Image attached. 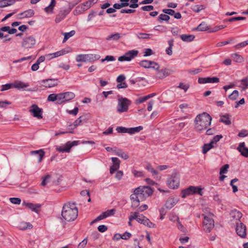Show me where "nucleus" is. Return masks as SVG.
<instances>
[{
	"instance_id": "obj_1",
	"label": "nucleus",
	"mask_w": 248,
	"mask_h": 248,
	"mask_svg": "<svg viewBox=\"0 0 248 248\" xmlns=\"http://www.w3.org/2000/svg\"><path fill=\"white\" fill-rule=\"evenodd\" d=\"M78 216V210L74 202H68L63 205L62 211V218L67 221H72Z\"/></svg>"
},
{
	"instance_id": "obj_2",
	"label": "nucleus",
	"mask_w": 248,
	"mask_h": 248,
	"mask_svg": "<svg viewBox=\"0 0 248 248\" xmlns=\"http://www.w3.org/2000/svg\"><path fill=\"white\" fill-rule=\"evenodd\" d=\"M212 118L206 112L197 115L195 119V128L198 131H202L207 128L211 124Z\"/></svg>"
},
{
	"instance_id": "obj_3",
	"label": "nucleus",
	"mask_w": 248,
	"mask_h": 248,
	"mask_svg": "<svg viewBox=\"0 0 248 248\" xmlns=\"http://www.w3.org/2000/svg\"><path fill=\"white\" fill-rule=\"evenodd\" d=\"M153 192V189L149 186H140L134 191V193L140 198L141 202L144 201L147 197L151 196Z\"/></svg>"
},
{
	"instance_id": "obj_4",
	"label": "nucleus",
	"mask_w": 248,
	"mask_h": 248,
	"mask_svg": "<svg viewBox=\"0 0 248 248\" xmlns=\"http://www.w3.org/2000/svg\"><path fill=\"white\" fill-rule=\"evenodd\" d=\"M204 219L203 221V229L206 232H210L214 227V221L213 219V214L209 213L203 214Z\"/></svg>"
},
{
	"instance_id": "obj_5",
	"label": "nucleus",
	"mask_w": 248,
	"mask_h": 248,
	"mask_svg": "<svg viewBox=\"0 0 248 248\" xmlns=\"http://www.w3.org/2000/svg\"><path fill=\"white\" fill-rule=\"evenodd\" d=\"M131 101L125 97H119L117 106V111L119 113L127 112Z\"/></svg>"
},
{
	"instance_id": "obj_6",
	"label": "nucleus",
	"mask_w": 248,
	"mask_h": 248,
	"mask_svg": "<svg viewBox=\"0 0 248 248\" xmlns=\"http://www.w3.org/2000/svg\"><path fill=\"white\" fill-rule=\"evenodd\" d=\"M36 39L32 35L25 37L21 43V46L26 49H30L34 47L36 44Z\"/></svg>"
},
{
	"instance_id": "obj_7",
	"label": "nucleus",
	"mask_w": 248,
	"mask_h": 248,
	"mask_svg": "<svg viewBox=\"0 0 248 248\" xmlns=\"http://www.w3.org/2000/svg\"><path fill=\"white\" fill-rule=\"evenodd\" d=\"M179 183V177L176 172L172 173L171 175L168 178L167 185L170 188L175 189L178 188Z\"/></svg>"
},
{
	"instance_id": "obj_8",
	"label": "nucleus",
	"mask_w": 248,
	"mask_h": 248,
	"mask_svg": "<svg viewBox=\"0 0 248 248\" xmlns=\"http://www.w3.org/2000/svg\"><path fill=\"white\" fill-rule=\"evenodd\" d=\"M79 143V141H68L65 143L63 147L57 146L56 150L59 152L62 153H69L70 151L71 148L74 146L77 145Z\"/></svg>"
},
{
	"instance_id": "obj_9",
	"label": "nucleus",
	"mask_w": 248,
	"mask_h": 248,
	"mask_svg": "<svg viewBox=\"0 0 248 248\" xmlns=\"http://www.w3.org/2000/svg\"><path fill=\"white\" fill-rule=\"evenodd\" d=\"M29 112L34 117H35L38 119L43 118V109L39 108L36 104H33L31 106Z\"/></svg>"
},
{
	"instance_id": "obj_10",
	"label": "nucleus",
	"mask_w": 248,
	"mask_h": 248,
	"mask_svg": "<svg viewBox=\"0 0 248 248\" xmlns=\"http://www.w3.org/2000/svg\"><path fill=\"white\" fill-rule=\"evenodd\" d=\"M97 1V0H89L87 1L86 2L82 3L80 5L77 7L74 12L78 13V12L81 13L82 12L85 11L89 9L92 5H93V4L96 3Z\"/></svg>"
},
{
	"instance_id": "obj_11",
	"label": "nucleus",
	"mask_w": 248,
	"mask_h": 248,
	"mask_svg": "<svg viewBox=\"0 0 248 248\" xmlns=\"http://www.w3.org/2000/svg\"><path fill=\"white\" fill-rule=\"evenodd\" d=\"M139 51L137 50H131L125 53L124 55L118 58V61L120 62L130 61L138 54Z\"/></svg>"
},
{
	"instance_id": "obj_12",
	"label": "nucleus",
	"mask_w": 248,
	"mask_h": 248,
	"mask_svg": "<svg viewBox=\"0 0 248 248\" xmlns=\"http://www.w3.org/2000/svg\"><path fill=\"white\" fill-rule=\"evenodd\" d=\"M40 84L42 86L45 88H51L58 85V81L53 78H48L41 81Z\"/></svg>"
},
{
	"instance_id": "obj_13",
	"label": "nucleus",
	"mask_w": 248,
	"mask_h": 248,
	"mask_svg": "<svg viewBox=\"0 0 248 248\" xmlns=\"http://www.w3.org/2000/svg\"><path fill=\"white\" fill-rule=\"evenodd\" d=\"M237 234L242 238H245L246 236V227L242 222L238 223L236 227Z\"/></svg>"
},
{
	"instance_id": "obj_14",
	"label": "nucleus",
	"mask_w": 248,
	"mask_h": 248,
	"mask_svg": "<svg viewBox=\"0 0 248 248\" xmlns=\"http://www.w3.org/2000/svg\"><path fill=\"white\" fill-rule=\"evenodd\" d=\"M178 201L179 199L178 198L172 197H170L167 200L165 204V206L167 209L170 210L171 209L173 206H174V205L176 204Z\"/></svg>"
},
{
	"instance_id": "obj_15",
	"label": "nucleus",
	"mask_w": 248,
	"mask_h": 248,
	"mask_svg": "<svg viewBox=\"0 0 248 248\" xmlns=\"http://www.w3.org/2000/svg\"><path fill=\"white\" fill-rule=\"evenodd\" d=\"M156 73L157 78L159 79H162L168 76L171 73V71L169 69L165 68L160 70H157Z\"/></svg>"
},
{
	"instance_id": "obj_16",
	"label": "nucleus",
	"mask_w": 248,
	"mask_h": 248,
	"mask_svg": "<svg viewBox=\"0 0 248 248\" xmlns=\"http://www.w3.org/2000/svg\"><path fill=\"white\" fill-rule=\"evenodd\" d=\"M70 13V10L67 9H62L60 11L56 16L55 21L57 23L61 22Z\"/></svg>"
},
{
	"instance_id": "obj_17",
	"label": "nucleus",
	"mask_w": 248,
	"mask_h": 248,
	"mask_svg": "<svg viewBox=\"0 0 248 248\" xmlns=\"http://www.w3.org/2000/svg\"><path fill=\"white\" fill-rule=\"evenodd\" d=\"M237 150L240 153L241 155L245 157H248V148L246 147L245 142L239 143Z\"/></svg>"
},
{
	"instance_id": "obj_18",
	"label": "nucleus",
	"mask_w": 248,
	"mask_h": 248,
	"mask_svg": "<svg viewBox=\"0 0 248 248\" xmlns=\"http://www.w3.org/2000/svg\"><path fill=\"white\" fill-rule=\"evenodd\" d=\"M130 200L132 202L131 207L135 209L138 207L140 205V202L141 201L140 198L138 196L136 195L135 193H133L130 196Z\"/></svg>"
},
{
	"instance_id": "obj_19",
	"label": "nucleus",
	"mask_w": 248,
	"mask_h": 248,
	"mask_svg": "<svg viewBox=\"0 0 248 248\" xmlns=\"http://www.w3.org/2000/svg\"><path fill=\"white\" fill-rule=\"evenodd\" d=\"M111 160L113 165L110 167L109 172L110 174H113L115 171L119 168L120 161L117 157H112Z\"/></svg>"
},
{
	"instance_id": "obj_20",
	"label": "nucleus",
	"mask_w": 248,
	"mask_h": 248,
	"mask_svg": "<svg viewBox=\"0 0 248 248\" xmlns=\"http://www.w3.org/2000/svg\"><path fill=\"white\" fill-rule=\"evenodd\" d=\"M68 53L65 50H61L53 53L48 54L46 55V57L49 60L56 58Z\"/></svg>"
},
{
	"instance_id": "obj_21",
	"label": "nucleus",
	"mask_w": 248,
	"mask_h": 248,
	"mask_svg": "<svg viewBox=\"0 0 248 248\" xmlns=\"http://www.w3.org/2000/svg\"><path fill=\"white\" fill-rule=\"evenodd\" d=\"M187 189L189 191L191 195L193 194H198L200 195H202V189L198 186H190L187 188Z\"/></svg>"
},
{
	"instance_id": "obj_22",
	"label": "nucleus",
	"mask_w": 248,
	"mask_h": 248,
	"mask_svg": "<svg viewBox=\"0 0 248 248\" xmlns=\"http://www.w3.org/2000/svg\"><path fill=\"white\" fill-rule=\"evenodd\" d=\"M114 153L115 155H118V156L125 160L129 158V155L128 154L123 152L122 150L118 149L116 148H115Z\"/></svg>"
},
{
	"instance_id": "obj_23",
	"label": "nucleus",
	"mask_w": 248,
	"mask_h": 248,
	"mask_svg": "<svg viewBox=\"0 0 248 248\" xmlns=\"http://www.w3.org/2000/svg\"><path fill=\"white\" fill-rule=\"evenodd\" d=\"M31 154L32 155H38L39 159L38 161V162H41L45 155V152L42 149H40L39 150L32 151L31 152Z\"/></svg>"
},
{
	"instance_id": "obj_24",
	"label": "nucleus",
	"mask_w": 248,
	"mask_h": 248,
	"mask_svg": "<svg viewBox=\"0 0 248 248\" xmlns=\"http://www.w3.org/2000/svg\"><path fill=\"white\" fill-rule=\"evenodd\" d=\"M25 206L36 213H38L40 207V205L38 204H33L30 202L25 203Z\"/></svg>"
},
{
	"instance_id": "obj_25",
	"label": "nucleus",
	"mask_w": 248,
	"mask_h": 248,
	"mask_svg": "<svg viewBox=\"0 0 248 248\" xmlns=\"http://www.w3.org/2000/svg\"><path fill=\"white\" fill-rule=\"evenodd\" d=\"M1 31L7 32L10 34H13L17 32L16 29L15 28H11L9 26H4L0 28Z\"/></svg>"
},
{
	"instance_id": "obj_26",
	"label": "nucleus",
	"mask_w": 248,
	"mask_h": 248,
	"mask_svg": "<svg viewBox=\"0 0 248 248\" xmlns=\"http://www.w3.org/2000/svg\"><path fill=\"white\" fill-rule=\"evenodd\" d=\"M62 94L65 102L73 99L75 97V93L71 92L63 93Z\"/></svg>"
},
{
	"instance_id": "obj_27",
	"label": "nucleus",
	"mask_w": 248,
	"mask_h": 248,
	"mask_svg": "<svg viewBox=\"0 0 248 248\" xmlns=\"http://www.w3.org/2000/svg\"><path fill=\"white\" fill-rule=\"evenodd\" d=\"M230 215L232 217L236 220H239L242 217L241 212L236 210H232L231 212Z\"/></svg>"
},
{
	"instance_id": "obj_28",
	"label": "nucleus",
	"mask_w": 248,
	"mask_h": 248,
	"mask_svg": "<svg viewBox=\"0 0 248 248\" xmlns=\"http://www.w3.org/2000/svg\"><path fill=\"white\" fill-rule=\"evenodd\" d=\"M181 39L184 42H191L195 38V36L192 34H182L180 36Z\"/></svg>"
},
{
	"instance_id": "obj_29",
	"label": "nucleus",
	"mask_w": 248,
	"mask_h": 248,
	"mask_svg": "<svg viewBox=\"0 0 248 248\" xmlns=\"http://www.w3.org/2000/svg\"><path fill=\"white\" fill-rule=\"evenodd\" d=\"M29 86L28 83H25L21 81H16L14 83V88L17 89H21L25 88Z\"/></svg>"
},
{
	"instance_id": "obj_30",
	"label": "nucleus",
	"mask_w": 248,
	"mask_h": 248,
	"mask_svg": "<svg viewBox=\"0 0 248 248\" xmlns=\"http://www.w3.org/2000/svg\"><path fill=\"white\" fill-rule=\"evenodd\" d=\"M122 36L119 33H115L114 34H110L106 38V40L108 41L114 40L118 41L121 38Z\"/></svg>"
},
{
	"instance_id": "obj_31",
	"label": "nucleus",
	"mask_w": 248,
	"mask_h": 248,
	"mask_svg": "<svg viewBox=\"0 0 248 248\" xmlns=\"http://www.w3.org/2000/svg\"><path fill=\"white\" fill-rule=\"evenodd\" d=\"M87 58L88 62H93L100 59V56L99 55L94 54H87Z\"/></svg>"
},
{
	"instance_id": "obj_32",
	"label": "nucleus",
	"mask_w": 248,
	"mask_h": 248,
	"mask_svg": "<svg viewBox=\"0 0 248 248\" xmlns=\"http://www.w3.org/2000/svg\"><path fill=\"white\" fill-rule=\"evenodd\" d=\"M56 5L55 0H51L50 4L45 8V11L46 13H52L53 8Z\"/></svg>"
},
{
	"instance_id": "obj_33",
	"label": "nucleus",
	"mask_w": 248,
	"mask_h": 248,
	"mask_svg": "<svg viewBox=\"0 0 248 248\" xmlns=\"http://www.w3.org/2000/svg\"><path fill=\"white\" fill-rule=\"evenodd\" d=\"M142 217L143 218L142 219V224L149 228H154L155 227V224L150 221L146 217Z\"/></svg>"
},
{
	"instance_id": "obj_34",
	"label": "nucleus",
	"mask_w": 248,
	"mask_h": 248,
	"mask_svg": "<svg viewBox=\"0 0 248 248\" xmlns=\"http://www.w3.org/2000/svg\"><path fill=\"white\" fill-rule=\"evenodd\" d=\"M143 129V127L141 126H139L135 127H131L128 128V133L130 134H133L135 133L139 132L140 131Z\"/></svg>"
},
{
	"instance_id": "obj_35",
	"label": "nucleus",
	"mask_w": 248,
	"mask_h": 248,
	"mask_svg": "<svg viewBox=\"0 0 248 248\" xmlns=\"http://www.w3.org/2000/svg\"><path fill=\"white\" fill-rule=\"evenodd\" d=\"M15 3V0H2L0 1V7L11 5Z\"/></svg>"
},
{
	"instance_id": "obj_36",
	"label": "nucleus",
	"mask_w": 248,
	"mask_h": 248,
	"mask_svg": "<svg viewBox=\"0 0 248 248\" xmlns=\"http://www.w3.org/2000/svg\"><path fill=\"white\" fill-rule=\"evenodd\" d=\"M152 61L148 60H142L140 61L139 64L140 66L145 68H150L151 66Z\"/></svg>"
},
{
	"instance_id": "obj_37",
	"label": "nucleus",
	"mask_w": 248,
	"mask_h": 248,
	"mask_svg": "<svg viewBox=\"0 0 248 248\" xmlns=\"http://www.w3.org/2000/svg\"><path fill=\"white\" fill-rule=\"evenodd\" d=\"M232 58L236 62H241L244 61L243 57L237 53H234L232 55Z\"/></svg>"
},
{
	"instance_id": "obj_38",
	"label": "nucleus",
	"mask_w": 248,
	"mask_h": 248,
	"mask_svg": "<svg viewBox=\"0 0 248 248\" xmlns=\"http://www.w3.org/2000/svg\"><path fill=\"white\" fill-rule=\"evenodd\" d=\"M214 147V145L212 144V143L210 142L209 143L204 144L202 147V153L205 154L207 153V152L209 151L211 149Z\"/></svg>"
},
{
	"instance_id": "obj_39",
	"label": "nucleus",
	"mask_w": 248,
	"mask_h": 248,
	"mask_svg": "<svg viewBox=\"0 0 248 248\" xmlns=\"http://www.w3.org/2000/svg\"><path fill=\"white\" fill-rule=\"evenodd\" d=\"M241 85L240 87L243 90H245L248 88V78L246 77L241 80Z\"/></svg>"
},
{
	"instance_id": "obj_40",
	"label": "nucleus",
	"mask_w": 248,
	"mask_h": 248,
	"mask_svg": "<svg viewBox=\"0 0 248 248\" xmlns=\"http://www.w3.org/2000/svg\"><path fill=\"white\" fill-rule=\"evenodd\" d=\"M75 34V31L72 30L69 32H64L63 33L64 35V39L62 41V43L65 42L70 37L74 36Z\"/></svg>"
},
{
	"instance_id": "obj_41",
	"label": "nucleus",
	"mask_w": 248,
	"mask_h": 248,
	"mask_svg": "<svg viewBox=\"0 0 248 248\" xmlns=\"http://www.w3.org/2000/svg\"><path fill=\"white\" fill-rule=\"evenodd\" d=\"M173 42H174V41L173 39H171V40H170L168 41V44L169 45V47L166 49V52L167 54L170 56L172 54V46H173Z\"/></svg>"
},
{
	"instance_id": "obj_42",
	"label": "nucleus",
	"mask_w": 248,
	"mask_h": 248,
	"mask_svg": "<svg viewBox=\"0 0 248 248\" xmlns=\"http://www.w3.org/2000/svg\"><path fill=\"white\" fill-rule=\"evenodd\" d=\"M87 59L86 54H79L76 56V61L78 62H87Z\"/></svg>"
},
{
	"instance_id": "obj_43",
	"label": "nucleus",
	"mask_w": 248,
	"mask_h": 248,
	"mask_svg": "<svg viewBox=\"0 0 248 248\" xmlns=\"http://www.w3.org/2000/svg\"><path fill=\"white\" fill-rule=\"evenodd\" d=\"M137 37L140 39H149L152 35L151 34L139 32L136 34Z\"/></svg>"
},
{
	"instance_id": "obj_44",
	"label": "nucleus",
	"mask_w": 248,
	"mask_h": 248,
	"mask_svg": "<svg viewBox=\"0 0 248 248\" xmlns=\"http://www.w3.org/2000/svg\"><path fill=\"white\" fill-rule=\"evenodd\" d=\"M208 30V27L204 23L200 24L196 29L195 30L198 31H206Z\"/></svg>"
},
{
	"instance_id": "obj_45",
	"label": "nucleus",
	"mask_w": 248,
	"mask_h": 248,
	"mask_svg": "<svg viewBox=\"0 0 248 248\" xmlns=\"http://www.w3.org/2000/svg\"><path fill=\"white\" fill-rule=\"evenodd\" d=\"M170 19V17L167 14H160L158 17L157 20L161 22L163 21H168Z\"/></svg>"
},
{
	"instance_id": "obj_46",
	"label": "nucleus",
	"mask_w": 248,
	"mask_h": 248,
	"mask_svg": "<svg viewBox=\"0 0 248 248\" xmlns=\"http://www.w3.org/2000/svg\"><path fill=\"white\" fill-rule=\"evenodd\" d=\"M220 122H222L227 125H229L231 124V121L229 119V118L228 115H223V116H221V118L220 119Z\"/></svg>"
},
{
	"instance_id": "obj_47",
	"label": "nucleus",
	"mask_w": 248,
	"mask_h": 248,
	"mask_svg": "<svg viewBox=\"0 0 248 248\" xmlns=\"http://www.w3.org/2000/svg\"><path fill=\"white\" fill-rule=\"evenodd\" d=\"M32 228V225L30 223H22L20 225V230H26V229H30Z\"/></svg>"
},
{
	"instance_id": "obj_48",
	"label": "nucleus",
	"mask_w": 248,
	"mask_h": 248,
	"mask_svg": "<svg viewBox=\"0 0 248 248\" xmlns=\"http://www.w3.org/2000/svg\"><path fill=\"white\" fill-rule=\"evenodd\" d=\"M239 96V92L237 90H234L233 92L229 95L228 97L230 100H235Z\"/></svg>"
},
{
	"instance_id": "obj_49",
	"label": "nucleus",
	"mask_w": 248,
	"mask_h": 248,
	"mask_svg": "<svg viewBox=\"0 0 248 248\" xmlns=\"http://www.w3.org/2000/svg\"><path fill=\"white\" fill-rule=\"evenodd\" d=\"M34 11L30 9L21 13V15H23V17H30L34 15Z\"/></svg>"
},
{
	"instance_id": "obj_50",
	"label": "nucleus",
	"mask_w": 248,
	"mask_h": 248,
	"mask_svg": "<svg viewBox=\"0 0 248 248\" xmlns=\"http://www.w3.org/2000/svg\"><path fill=\"white\" fill-rule=\"evenodd\" d=\"M57 103L58 104L65 102L62 93L57 94Z\"/></svg>"
},
{
	"instance_id": "obj_51",
	"label": "nucleus",
	"mask_w": 248,
	"mask_h": 248,
	"mask_svg": "<svg viewBox=\"0 0 248 248\" xmlns=\"http://www.w3.org/2000/svg\"><path fill=\"white\" fill-rule=\"evenodd\" d=\"M115 210L114 209H112L110 210H108L106 211L103 212L104 214L105 215V217L106 218L113 216L115 213Z\"/></svg>"
},
{
	"instance_id": "obj_52",
	"label": "nucleus",
	"mask_w": 248,
	"mask_h": 248,
	"mask_svg": "<svg viewBox=\"0 0 248 248\" xmlns=\"http://www.w3.org/2000/svg\"><path fill=\"white\" fill-rule=\"evenodd\" d=\"M115 210L114 209H112L110 210H108L106 211L103 212L104 214L105 215V217L106 218L113 216L115 213Z\"/></svg>"
},
{
	"instance_id": "obj_53",
	"label": "nucleus",
	"mask_w": 248,
	"mask_h": 248,
	"mask_svg": "<svg viewBox=\"0 0 248 248\" xmlns=\"http://www.w3.org/2000/svg\"><path fill=\"white\" fill-rule=\"evenodd\" d=\"M12 88H14V83H7L4 85H2L1 86V91H4L6 90H8Z\"/></svg>"
},
{
	"instance_id": "obj_54",
	"label": "nucleus",
	"mask_w": 248,
	"mask_h": 248,
	"mask_svg": "<svg viewBox=\"0 0 248 248\" xmlns=\"http://www.w3.org/2000/svg\"><path fill=\"white\" fill-rule=\"evenodd\" d=\"M169 219L172 222L179 221V217L174 213H170L169 215Z\"/></svg>"
},
{
	"instance_id": "obj_55",
	"label": "nucleus",
	"mask_w": 248,
	"mask_h": 248,
	"mask_svg": "<svg viewBox=\"0 0 248 248\" xmlns=\"http://www.w3.org/2000/svg\"><path fill=\"white\" fill-rule=\"evenodd\" d=\"M50 178L51 176L50 175H46L45 177L43 178V180L41 182V185L43 186H45L46 185H47L49 182Z\"/></svg>"
},
{
	"instance_id": "obj_56",
	"label": "nucleus",
	"mask_w": 248,
	"mask_h": 248,
	"mask_svg": "<svg viewBox=\"0 0 248 248\" xmlns=\"http://www.w3.org/2000/svg\"><path fill=\"white\" fill-rule=\"evenodd\" d=\"M154 29L155 31H158L161 32H165L166 31V27L163 26L161 25H158L156 26H155L154 28Z\"/></svg>"
},
{
	"instance_id": "obj_57",
	"label": "nucleus",
	"mask_w": 248,
	"mask_h": 248,
	"mask_svg": "<svg viewBox=\"0 0 248 248\" xmlns=\"http://www.w3.org/2000/svg\"><path fill=\"white\" fill-rule=\"evenodd\" d=\"M81 0H76L75 1L69 2L68 4V10H70V12L72 10V9L75 6L78 2L80 1Z\"/></svg>"
},
{
	"instance_id": "obj_58",
	"label": "nucleus",
	"mask_w": 248,
	"mask_h": 248,
	"mask_svg": "<svg viewBox=\"0 0 248 248\" xmlns=\"http://www.w3.org/2000/svg\"><path fill=\"white\" fill-rule=\"evenodd\" d=\"M82 122V117H79L72 124L74 125V128H77L78 125H80Z\"/></svg>"
},
{
	"instance_id": "obj_59",
	"label": "nucleus",
	"mask_w": 248,
	"mask_h": 248,
	"mask_svg": "<svg viewBox=\"0 0 248 248\" xmlns=\"http://www.w3.org/2000/svg\"><path fill=\"white\" fill-rule=\"evenodd\" d=\"M208 83H218L219 78L217 77H208Z\"/></svg>"
},
{
	"instance_id": "obj_60",
	"label": "nucleus",
	"mask_w": 248,
	"mask_h": 248,
	"mask_svg": "<svg viewBox=\"0 0 248 248\" xmlns=\"http://www.w3.org/2000/svg\"><path fill=\"white\" fill-rule=\"evenodd\" d=\"M229 167V166L228 164L224 165L221 168L220 170L219 174L221 175L222 174L226 173L228 171Z\"/></svg>"
},
{
	"instance_id": "obj_61",
	"label": "nucleus",
	"mask_w": 248,
	"mask_h": 248,
	"mask_svg": "<svg viewBox=\"0 0 248 248\" xmlns=\"http://www.w3.org/2000/svg\"><path fill=\"white\" fill-rule=\"evenodd\" d=\"M57 94L52 93L49 94L47 97V101L54 102L57 100Z\"/></svg>"
},
{
	"instance_id": "obj_62",
	"label": "nucleus",
	"mask_w": 248,
	"mask_h": 248,
	"mask_svg": "<svg viewBox=\"0 0 248 248\" xmlns=\"http://www.w3.org/2000/svg\"><path fill=\"white\" fill-rule=\"evenodd\" d=\"M178 88H181L182 90H184L185 92H186L188 88H189V84H184L183 83H180L179 85L178 86Z\"/></svg>"
},
{
	"instance_id": "obj_63",
	"label": "nucleus",
	"mask_w": 248,
	"mask_h": 248,
	"mask_svg": "<svg viewBox=\"0 0 248 248\" xmlns=\"http://www.w3.org/2000/svg\"><path fill=\"white\" fill-rule=\"evenodd\" d=\"M116 130L118 133H128V128L122 127V126H118L116 128Z\"/></svg>"
},
{
	"instance_id": "obj_64",
	"label": "nucleus",
	"mask_w": 248,
	"mask_h": 248,
	"mask_svg": "<svg viewBox=\"0 0 248 248\" xmlns=\"http://www.w3.org/2000/svg\"><path fill=\"white\" fill-rule=\"evenodd\" d=\"M222 138V135H217L216 136H215L213 140L211 141V143H212V144L213 145H214V144H216L217 141H218L221 138Z\"/></svg>"
}]
</instances>
